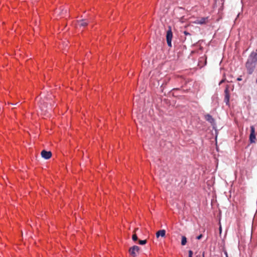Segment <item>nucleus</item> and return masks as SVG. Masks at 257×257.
Masks as SVG:
<instances>
[{
  "instance_id": "7ed1b4c3",
  "label": "nucleus",
  "mask_w": 257,
  "mask_h": 257,
  "mask_svg": "<svg viewBox=\"0 0 257 257\" xmlns=\"http://www.w3.org/2000/svg\"><path fill=\"white\" fill-rule=\"evenodd\" d=\"M173 38V33L172 32L171 28L169 27V30L167 32L166 34V40L167 43L169 47H172V39Z\"/></svg>"
},
{
  "instance_id": "aec40b11",
  "label": "nucleus",
  "mask_w": 257,
  "mask_h": 257,
  "mask_svg": "<svg viewBox=\"0 0 257 257\" xmlns=\"http://www.w3.org/2000/svg\"><path fill=\"white\" fill-rule=\"evenodd\" d=\"M225 255L226 257H228V255H227V253L226 251L225 252Z\"/></svg>"
},
{
  "instance_id": "dca6fc26",
  "label": "nucleus",
  "mask_w": 257,
  "mask_h": 257,
  "mask_svg": "<svg viewBox=\"0 0 257 257\" xmlns=\"http://www.w3.org/2000/svg\"><path fill=\"white\" fill-rule=\"evenodd\" d=\"M202 236H203L202 234H200L199 235L197 236L196 238L197 239H200L202 237Z\"/></svg>"
},
{
  "instance_id": "2eb2a0df",
  "label": "nucleus",
  "mask_w": 257,
  "mask_h": 257,
  "mask_svg": "<svg viewBox=\"0 0 257 257\" xmlns=\"http://www.w3.org/2000/svg\"><path fill=\"white\" fill-rule=\"evenodd\" d=\"M139 244L141 245L145 244V240H139Z\"/></svg>"
},
{
  "instance_id": "a211bd4d",
  "label": "nucleus",
  "mask_w": 257,
  "mask_h": 257,
  "mask_svg": "<svg viewBox=\"0 0 257 257\" xmlns=\"http://www.w3.org/2000/svg\"><path fill=\"white\" fill-rule=\"evenodd\" d=\"M184 33L185 34V35H190V34L186 31H184Z\"/></svg>"
},
{
  "instance_id": "6ab92c4d",
  "label": "nucleus",
  "mask_w": 257,
  "mask_h": 257,
  "mask_svg": "<svg viewBox=\"0 0 257 257\" xmlns=\"http://www.w3.org/2000/svg\"><path fill=\"white\" fill-rule=\"evenodd\" d=\"M241 80H242V79L240 77H238L237 78V81H241Z\"/></svg>"
},
{
  "instance_id": "f3484780",
  "label": "nucleus",
  "mask_w": 257,
  "mask_h": 257,
  "mask_svg": "<svg viewBox=\"0 0 257 257\" xmlns=\"http://www.w3.org/2000/svg\"><path fill=\"white\" fill-rule=\"evenodd\" d=\"M144 92H145V90L143 88H142V89L140 90V92L141 94H143Z\"/></svg>"
},
{
  "instance_id": "f03ea898",
  "label": "nucleus",
  "mask_w": 257,
  "mask_h": 257,
  "mask_svg": "<svg viewBox=\"0 0 257 257\" xmlns=\"http://www.w3.org/2000/svg\"><path fill=\"white\" fill-rule=\"evenodd\" d=\"M140 249L138 246L134 245L129 249L128 252L132 256L136 257L139 254Z\"/></svg>"
},
{
  "instance_id": "4468645a",
  "label": "nucleus",
  "mask_w": 257,
  "mask_h": 257,
  "mask_svg": "<svg viewBox=\"0 0 257 257\" xmlns=\"http://www.w3.org/2000/svg\"><path fill=\"white\" fill-rule=\"evenodd\" d=\"M188 253H189V257H192L193 251L192 250H189Z\"/></svg>"
},
{
  "instance_id": "423d86ee",
  "label": "nucleus",
  "mask_w": 257,
  "mask_h": 257,
  "mask_svg": "<svg viewBox=\"0 0 257 257\" xmlns=\"http://www.w3.org/2000/svg\"><path fill=\"white\" fill-rule=\"evenodd\" d=\"M137 120L140 123L141 125L142 126L144 125V123L145 122V119L144 117V115L142 112H139L137 114Z\"/></svg>"
},
{
  "instance_id": "20e7f679",
  "label": "nucleus",
  "mask_w": 257,
  "mask_h": 257,
  "mask_svg": "<svg viewBox=\"0 0 257 257\" xmlns=\"http://www.w3.org/2000/svg\"><path fill=\"white\" fill-rule=\"evenodd\" d=\"M249 140L251 143H254L255 140V128L254 126H250V134L249 136Z\"/></svg>"
},
{
  "instance_id": "6e6552de",
  "label": "nucleus",
  "mask_w": 257,
  "mask_h": 257,
  "mask_svg": "<svg viewBox=\"0 0 257 257\" xmlns=\"http://www.w3.org/2000/svg\"><path fill=\"white\" fill-rule=\"evenodd\" d=\"M205 118L207 121L209 122L211 124H214V119L209 114H206L205 115Z\"/></svg>"
},
{
  "instance_id": "f8f14e48",
  "label": "nucleus",
  "mask_w": 257,
  "mask_h": 257,
  "mask_svg": "<svg viewBox=\"0 0 257 257\" xmlns=\"http://www.w3.org/2000/svg\"><path fill=\"white\" fill-rule=\"evenodd\" d=\"M187 242V238L185 236H182V240H181V244L182 245H185L186 244Z\"/></svg>"
},
{
  "instance_id": "9d476101",
  "label": "nucleus",
  "mask_w": 257,
  "mask_h": 257,
  "mask_svg": "<svg viewBox=\"0 0 257 257\" xmlns=\"http://www.w3.org/2000/svg\"><path fill=\"white\" fill-rule=\"evenodd\" d=\"M87 24L88 22L84 20H82L78 22V26L79 27H85Z\"/></svg>"
},
{
  "instance_id": "0eeeda50",
  "label": "nucleus",
  "mask_w": 257,
  "mask_h": 257,
  "mask_svg": "<svg viewBox=\"0 0 257 257\" xmlns=\"http://www.w3.org/2000/svg\"><path fill=\"white\" fill-rule=\"evenodd\" d=\"M208 21V17H202L197 19L196 21V23L198 24H204L207 23Z\"/></svg>"
},
{
  "instance_id": "412c9836",
  "label": "nucleus",
  "mask_w": 257,
  "mask_h": 257,
  "mask_svg": "<svg viewBox=\"0 0 257 257\" xmlns=\"http://www.w3.org/2000/svg\"><path fill=\"white\" fill-rule=\"evenodd\" d=\"M219 230H220V232L221 233V226H220V227H219Z\"/></svg>"
},
{
  "instance_id": "f257e3e1",
  "label": "nucleus",
  "mask_w": 257,
  "mask_h": 257,
  "mask_svg": "<svg viewBox=\"0 0 257 257\" xmlns=\"http://www.w3.org/2000/svg\"><path fill=\"white\" fill-rule=\"evenodd\" d=\"M257 64V53L252 52L248 56L245 63V67L248 74H251L255 70Z\"/></svg>"
},
{
  "instance_id": "ddd939ff",
  "label": "nucleus",
  "mask_w": 257,
  "mask_h": 257,
  "mask_svg": "<svg viewBox=\"0 0 257 257\" xmlns=\"http://www.w3.org/2000/svg\"><path fill=\"white\" fill-rule=\"evenodd\" d=\"M132 239L134 240V241H136L138 239V236L136 234L134 233L133 235V236H132Z\"/></svg>"
},
{
  "instance_id": "39448f33",
  "label": "nucleus",
  "mask_w": 257,
  "mask_h": 257,
  "mask_svg": "<svg viewBox=\"0 0 257 257\" xmlns=\"http://www.w3.org/2000/svg\"><path fill=\"white\" fill-rule=\"evenodd\" d=\"M41 155L42 158L48 160L52 156V153L50 151H47L45 150L42 151Z\"/></svg>"
},
{
  "instance_id": "1a4fd4ad",
  "label": "nucleus",
  "mask_w": 257,
  "mask_h": 257,
  "mask_svg": "<svg viewBox=\"0 0 257 257\" xmlns=\"http://www.w3.org/2000/svg\"><path fill=\"white\" fill-rule=\"evenodd\" d=\"M166 234V231L164 229L160 230L156 233V236L157 237L159 236L164 237Z\"/></svg>"
},
{
  "instance_id": "9b49d317",
  "label": "nucleus",
  "mask_w": 257,
  "mask_h": 257,
  "mask_svg": "<svg viewBox=\"0 0 257 257\" xmlns=\"http://www.w3.org/2000/svg\"><path fill=\"white\" fill-rule=\"evenodd\" d=\"M225 101L227 104L229 103V95L228 89L227 87H226L225 90Z\"/></svg>"
}]
</instances>
